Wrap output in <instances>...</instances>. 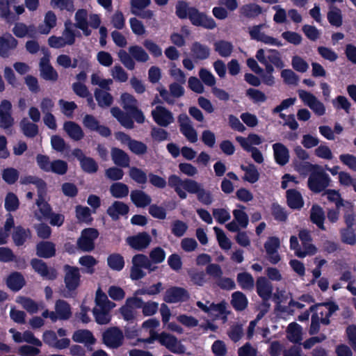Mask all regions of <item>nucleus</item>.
<instances>
[{
	"label": "nucleus",
	"mask_w": 356,
	"mask_h": 356,
	"mask_svg": "<svg viewBox=\"0 0 356 356\" xmlns=\"http://www.w3.org/2000/svg\"><path fill=\"white\" fill-rule=\"evenodd\" d=\"M110 192L114 197L122 198L128 195L129 188L123 183L117 182L111 186Z\"/></svg>",
	"instance_id": "nucleus-57"
},
{
	"label": "nucleus",
	"mask_w": 356,
	"mask_h": 356,
	"mask_svg": "<svg viewBox=\"0 0 356 356\" xmlns=\"http://www.w3.org/2000/svg\"><path fill=\"white\" fill-rule=\"evenodd\" d=\"M40 73L43 79L49 81H56L58 79V73L50 65L49 58L46 56L40 60Z\"/></svg>",
	"instance_id": "nucleus-24"
},
{
	"label": "nucleus",
	"mask_w": 356,
	"mask_h": 356,
	"mask_svg": "<svg viewBox=\"0 0 356 356\" xmlns=\"http://www.w3.org/2000/svg\"><path fill=\"white\" fill-rule=\"evenodd\" d=\"M168 185L174 188L181 199H186L187 197L186 192H188L191 194H196L197 200L204 205H210L214 201L212 193L193 179H181L178 176L172 175L168 178Z\"/></svg>",
	"instance_id": "nucleus-1"
},
{
	"label": "nucleus",
	"mask_w": 356,
	"mask_h": 356,
	"mask_svg": "<svg viewBox=\"0 0 356 356\" xmlns=\"http://www.w3.org/2000/svg\"><path fill=\"white\" fill-rule=\"evenodd\" d=\"M107 90H102L100 88L95 89L94 92L95 97L101 107H108L113 102V97Z\"/></svg>",
	"instance_id": "nucleus-39"
},
{
	"label": "nucleus",
	"mask_w": 356,
	"mask_h": 356,
	"mask_svg": "<svg viewBox=\"0 0 356 356\" xmlns=\"http://www.w3.org/2000/svg\"><path fill=\"white\" fill-rule=\"evenodd\" d=\"M75 42V33L71 26L65 25L61 36L52 35L48 38V44L51 48L60 49Z\"/></svg>",
	"instance_id": "nucleus-4"
},
{
	"label": "nucleus",
	"mask_w": 356,
	"mask_h": 356,
	"mask_svg": "<svg viewBox=\"0 0 356 356\" xmlns=\"http://www.w3.org/2000/svg\"><path fill=\"white\" fill-rule=\"evenodd\" d=\"M72 316L70 305L63 300H58L55 304V312H51L50 319L55 322L58 319L67 320Z\"/></svg>",
	"instance_id": "nucleus-12"
},
{
	"label": "nucleus",
	"mask_w": 356,
	"mask_h": 356,
	"mask_svg": "<svg viewBox=\"0 0 356 356\" xmlns=\"http://www.w3.org/2000/svg\"><path fill=\"white\" fill-rule=\"evenodd\" d=\"M151 241V236L145 232L139 233L127 238L128 245L136 250H143L147 248Z\"/></svg>",
	"instance_id": "nucleus-15"
},
{
	"label": "nucleus",
	"mask_w": 356,
	"mask_h": 356,
	"mask_svg": "<svg viewBox=\"0 0 356 356\" xmlns=\"http://www.w3.org/2000/svg\"><path fill=\"white\" fill-rule=\"evenodd\" d=\"M129 52L138 62L144 63L149 60L148 54L141 47L137 45L131 46L129 49Z\"/></svg>",
	"instance_id": "nucleus-59"
},
{
	"label": "nucleus",
	"mask_w": 356,
	"mask_h": 356,
	"mask_svg": "<svg viewBox=\"0 0 356 356\" xmlns=\"http://www.w3.org/2000/svg\"><path fill=\"white\" fill-rule=\"evenodd\" d=\"M17 41L11 35L0 37V56L8 57L9 51L16 48Z\"/></svg>",
	"instance_id": "nucleus-26"
},
{
	"label": "nucleus",
	"mask_w": 356,
	"mask_h": 356,
	"mask_svg": "<svg viewBox=\"0 0 356 356\" xmlns=\"http://www.w3.org/2000/svg\"><path fill=\"white\" fill-rule=\"evenodd\" d=\"M95 302V307H99L106 310H111L115 306V303L111 302L106 295L99 289L96 292Z\"/></svg>",
	"instance_id": "nucleus-46"
},
{
	"label": "nucleus",
	"mask_w": 356,
	"mask_h": 356,
	"mask_svg": "<svg viewBox=\"0 0 356 356\" xmlns=\"http://www.w3.org/2000/svg\"><path fill=\"white\" fill-rule=\"evenodd\" d=\"M7 285L13 291H19L24 285V277L18 273H13L7 280Z\"/></svg>",
	"instance_id": "nucleus-54"
},
{
	"label": "nucleus",
	"mask_w": 356,
	"mask_h": 356,
	"mask_svg": "<svg viewBox=\"0 0 356 356\" xmlns=\"http://www.w3.org/2000/svg\"><path fill=\"white\" fill-rule=\"evenodd\" d=\"M132 264L147 269L149 272L154 271L156 269V267L152 265L149 258L142 254H136L132 258Z\"/></svg>",
	"instance_id": "nucleus-48"
},
{
	"label": "nucleus",
	"mask_w": 356,
	"mask_h": 356,
	"mask_svg": "<svg viewBox=\"0 0 356 356\" xmlns=\"http://www.w3.org/2000/svg\"><path fill=\"white\" fill-rule=\"evenodd\" d=\"M273 150L275 160L280 165H286L289 161V151L288 148L281 143L273 145Z\"/></svg>",
	"instance_id": "nucleus-21"
},
{
	"label": "nucleus",
	"mask_w": 356,
	"mask_h": 356,
	"mask_svg": "<svg viewBox=\"0 0 356 356\" xmlns=\"http://www.w3.org/2000/svg\"><path fill=\"white\" fill-rule=\"evenodd\" d=\"M213 231L220 248L224 250H229L232 248V242L227 237L224 231L218 227H214Z\"/></svg>",
	"instance_id": "nucleus-53"
},
{
	"label": "nucleus",
	"mask_w": 356,
	"mask_h": 356,
	"mask_svg": "<svg viewBox=\"0 0 356 356\" xmlns=\"http://www.w3.org/2000/svg\"><path fill=\"white\" fill-rule=\"evenodd\" d=\"M191 55L196 60L207 59L210 56V49L208 46L195 42L191 47Z\"/></svg>",
	"instance_id": "nucleus-25"
},
{
	"label": "nucleus",
	"mask_w": 356,
	"mask_h": 356,
	"mask_svg": "<svg viewBox=\"0 0 356 356\" xmlns=\"http://www.w3.org/2000/svg\"><path fill=\"white\" fill-rule=\"evenodd\" d=\"M256 289L258 295L264 300L270 298L273 293L272 284L264 277H259L256 281Z\"/></svg>",
	"instance_id": "nucleus-20"
},
{
	"label": "nucleus",
	"mask_w": 356,
	"mask_h": 356,
	"mask_svg": "<svg viewBox=\"0 0 356 356\" xmlns=\"http://www.w3.org/2000/svg\"><path fill=\"white\" fill-rule=\"evenodd\" d=\"M318 309L319 312L317 313L319 316V320L323 324L328 325L330 323V316L338 309V306L332 302L318 304L311 306L309 310L314 311Z\"/></svg>",
	"instance_id": "nucleus-13"
},
{
	"label": "nucleus",
	"mask_w": 356,
	"mask_h": 356,
	"mask_svg": "<svg viewBox=\"0 0 356 356\" xmlns=\"http://www.w3.org/2000/svg\"><path fill=\"white\" fill-rule=\"evenodd\" d=\"M91 83L94 86H98L102 90H109L110 86L113 83V80L104 79L100 73L95 72L91 75Z\"/></svg>",
	"instance_id": "nucleus-56"
},
{
	"label": "nucleus",
	"mask_w": 356,
	"mask_h": 356,
	"mask_svg": "<svg viewBox=\"0 0 356 356\" xmlns=\"http://www.w3.org/2000/svg\"><path fill=\"white\" fill-rule=\"evenodd\" d=\"M72 339L77 343L85 344H92L95 343V338L88 330H79L76 331L72 335Z\"/></svg>",
	"instance_id": "nucleus-40"
},
{
	"label": "nucleus",
	"mask_w": 356,
	"mask_h": 356,
	"mask_svg": "<svg viewBox=\"0 0 356 356\" xmlns=\"http://www.w3.org/2000/svg\"><path fill=\"white\" fill-rule=\"evenodd\" d=\"M19 205L18 197L13 193H8L5 197V209L10 212L16 211Z\"/></svg>",
	"instance_id": "nucleus-63"
},
{
	"label": "nucleus",
	"mask_w": 356,
	"mask_h": 356,
	"mask_svg": "<svg viewBox=\"0 0 356 356\" xmlns=\"http://www.w3.org/2000/svg\"><path fill=\"white\" fill-rule=\"evenodd\" d=\"M98 234V232L95 229H83L77 241L79 248L84 252L92 251L95 248L94 241L97 238Z\"/></svg>",
	"instance_id": "nucleus-7"
},
{
	"label": "nucleus",
	"mask_w": 356,
	"mask_h": 356,
	"mask_svg": "<svg viewBox=\"0 0 356 356\" xmlns=\"http://www.w3.org/2000/svg\"><path fill=\"white\" fill-rule=\"evenodd\" d=\"M54 244L49 241L41 242L37 245V254L39 257L49 258L55 254Z\"/></svg>",
	"instance_id": "nucleus-38"
},
{
	"label": "nucleus",
	"mask_w": 356,
	"mask_h": 356,
	"mask_svg": "<svg viewBox=\"0 0 356 356\" xmlns=\"http://www.w3.org/2000/svg\"><path fill=\"white\" fill-rule=\"evenodd\" d=\"M267 26L265 24H261L249 27L248 33L250 38L252 40L264 42L266 44L281 47L282 44L280 41L264 33V29Z\"/></svg>",
	"instance_id": "nucleus-5"
},
{
	"label": "nucleus",
	"mask_w": 356,
	"mask_h": 356,
	"mask_svg": "<svg viewBox=\"0 0 356 356\" xmlns=\"http://www.w3.org/2000/svg\"><path fill=\"white\" fill-rule=\"evenodd\" d=\"M280 246V239L275 236L269 237L264 244L268 260L273 264H277L280 261V257L277 252Z\"/></svg>",
	"instance_id": "nucleus-14"
},
{
	"label": "nucleus",
	"mask_w": 356,
	"mask_h": 356,
	"mask_svg": "<svg viewBox=\"0 0 356 356\" xmlns=\"http://www.w3.org/2000/svg\"><path fill=\"white\" fill-rule=\"evenodd\" d=\"M262 9L261 6L254 3L246 4L240 8L241 14L249 18L255 17L260 15Z\"/></svg>",
	"instance_id": "nucleus-51"
},
{
	"label": "nucleus",
	"mask_w": 356,
	"mask_h": 356,
	"mask_svg": "<svg viewBox=\"0 0 356 356\" xmlns=\"http://www.w3.org/2000/svg\"><path fill=\"white\" fill-rule=\"evenodd\" d=\"M38 195V198L36 200V205L38 211L34 212V216L40 221L47 219L51 213V208L50 205L45 201V194Z\"/></svg>",
	"instance_id": "nucleus-19"
},
{
	"label": "nucleus",
	"mask_w": 356,
	"mask_h": 356,
	"mask_svg": "<svg viewBox=\"0 0 356 356\" xmlns=\"http://www.w3.org/2000/svg\"><path fill=\"white\" fill-rule=\"evenodd\" d=\"M152 115L155 122L161 127H167L174 122L172 112L162 106H156L152 111Z\"/></svg>",
	"instance_id": "nucleus-11"
},
{
	"label": "nucleus",
	"mask_w": 356,
	"mask_h": 356,
	"mask_svg": "<svg viewBox=\"0 0 356 356\" xmlns=\"http://www.w3.org/2000/svg\"><path fill=\"white\" fill-rule=\"evenodd\" d=\"M266 51V58L270 65H274L277 69H282L285 65L280 53L276 49H267Z\"/></svg>",
	"instance_id": "nucleus-37"
},
{
	"label": "nucleus",
	"mask_w": 356,
	"mask_h": 356,
	"mask_svg": "<svg viewBox=\"0 0 356 356\" xmlns=\"http://www.w3.org/2000/svg\"><path fill=\"white\" fill-rule=\"evenodd\" d=\"M286 337L293 343H298L302 339V328L297 323H291L286 329Z\"/></svg>",
	"instance_id": "nucleus-29"
},
{
	"label": "nucleus",
	"mask_w": 356,
	"mask_h": 356,
	"mask_svg": "<svg viewBox=\"0 0 356 356\" xmlns=\"http://www.w3.org/2000/svg\"><path fill=\"white\" fill-rule=\"evenodd\" d=\"M63 129L67 135L74 140H80L84 136V133L81 127L74 122H66L63 125Z\"/></svg>",
	"instance_id": "nucleus-27"
},
{
	"label": "nucleus",
	"mask_w": 356,
	"mask_h": 356,
	"mask_svg": "<svg viewBox=\"0 0 356 356\" xmlns=\"http://www.w3.org/2000/svg\"><path fill=\"white\" fill-rule=\"evenodd\" d=\"M323 195L325 196L328 200L334 202L337 209L341 207L348 209H350L352 207V204L350 202H344L341 199L339 193L337 191L327 190L323 194Z\"/></svg>",
	"instance_id": "nucleus-34"
},
{
	"label": "nucleus",
	"mask_w": 356,
	"mask_h": 356,
	"mask_svg": "<svg viewBox=\"0 0 356 356\" xmlns=\"http://www.w3.org/2000/svg\"><path fill=\"white\" fill-rule=\"evenodd\" d=\"M310 218L313 223L316 224L318 228L325 230L324 226L325 213L321 207L314 205L310 211Z\"/></svg>",
	"instance_id": "nucleus-33"
},
{
	"label": "nucleus",
	"mask_w": 356,
	"mask_h": 356,
	"mask_svg": "<svg viewBox=\"0 0 356 356\" xmlns=\"http://www.w3.org/2000/svg\"><path fill=\"white\" fill-rule=\"evenodd\" d=\"M298 93L302 102L309 107L315 114L321 116L325 113L324 104L312 93L304 90H299Z\"/></svg>",
	"instance_id": "nucleus-6"
},
{
	"label": "nucleus",
	"mask_w": 356,
	"mask_h": 356,
	"mask_svg": "<svg viewBox=\"0 0 356 356\" xmlns=\"http://www.w3.org/2000/svg\"><path fill=\"white\" fill-rule=\"evenodd\" d=\"M236 140L245 150L253 149L252 145H259L263 142L261 136L255 134H249L247 138L238 136Z\"/></svg>",
	"instance_id": "nucleus-30"
},
{
	"label": "nucleus",
	"mask_w": 356,
	"mask_h": 356,
	"mask_svg": "<svg viewBox=\"0 0 356 356\" xmlns=\"http://www.w3.org/2000/svg\"><path fill=\"white\" fill-rule=\"evenodd\" d=\"M111 156L115 164L121 167H127L129 164V156L122 149L114 147L111 149Z\"/></svg>",
	"instance_id": "nucleus-36"
},
{
	"label": "nucleus",
	"mask_w": 356,
	"mask_h": 356,
	"mask_svg": "<svg viewBox=\"0 0 356 356\" xmlns=\"http://www.w3.org/2000/svg\"><path fill=\"white\" fill-rule=\"evenodd\" d=\"M124 334L118 327H111L108 329L103 334V340L104 343L113 348L119 347L122 344Z\"/></svg>",
	"instance_id": "nucleus-10"
},
{
	"label": "nucleus",
	"mask_w": 356,
	"mask_h": 356,
	"mask_svg": "<svg viewBox=\"0 0 356 356\" xmlns=\"http://www.w3.org/2000/svg\"><path fill=\"white\" fill-rule=\"evenodd\" d=\"M40 347L33 345H23L18 348L17 353L20 356H37L40 353Z\"/></svg>",
	"instance_id": "nucleus-64"
},
{
	"label": "nucleus",
	"mask_w": 356,
	"mask_h": 356,
	"mask_svg": "<svg viewBox=\"0 0 356 356\" xmlns=\"http://www.w3.org/2000/svg\"><path fill=\"white\" fill-rule=\"evenodd\" d=\"M156 339L159 341L161 345L165 346L173 353L183 354L185 353V346L172 334L163 332L157 334L156 337L149 338L145 341L152 343Z\"/></svg>",
	"instance_id": "nucleus-3"
},
{
	"label": "nucleus",
	"mask_w": 356,
	"mask_h": 356,
	"mask_svg": "<svg viewBox=\"0 0 356 356\" xmlns=\"http://www.w3.org/2000/svg\"><path fill=\"white\" fill-rule=\"evenodd\" d=\"M110 310H106L99 307H95L93 309V314L95 320L99 324H107L111 320L109 314Z\"/></svg>",
	"instance_id": "nucleus-60"
},
{
	"label": "nucleus",
	"mask_w": 356,
	"mask_h": 356,
	"mask_svg": "<svg viewBox=\"0 0 356 356\" xmlns=\"http://www.w3.org/2000/svg\"><path fill=\"white\" fill-rule=\"evenodd\" d=\"M11 103L8 100H3L0 104V127L4 129L13 126L14 119L11 115Z\"/></svg>",
	"instance_id": "nucleus-16"
},
{
	"label": "nucleus",
	"mask_w": 356,
	"mask_h": 356,
	"mask_svg": "<svg viewBox=\"0 0 356 356\" xmlns=\"http://www.w3.org/2000/svg\"><path fill=\"white\" fill-rule=\"evenodd\" d=\"M65 284L69 290L75 289L79 284L80 273L79 270L76 267L70 266H65Z\"/></svg>",
	"instance_id": "nucleus-18"
},
{
	"label": "nucleus",
	"mask_w": 356,
	"mask_h": 356,
	"mask_svg": "<svg viewBox=\"0 0 356 356\" xmlns=\"http://www.w3.org/2000/svg\"><path fill=\"white\" fill-rule=\"evenodd\" d=\"M129 175L138 184H143L147 182V174L140 168L136 167L130 168Z\"/></svg>",
	"instance_id": "nucleus-62"
},
{
	"label": "nucleus",
	"mask_w": 356,
	"mask_h": 356,
	"mask_svg": "<svg viewBox=\"0 0 356 356\" xmlns=\"http://www.w3.org/2000/svg\"><path fill=\"white\" fill-rule=\"evenodd\" d=\"M188 18L191 23L195 26H201L208 29H213L216 26L215 21L211 17L200 13L193 7L189 10Z\"/></svg>",
	"instance_id": "nucleus-8"
},
{
	"label": "nucleus",
	"mask_w": 356,
	"mask_h": 356,
	"mask_svg": "<svg viewBox=\"0 0 356 356\" xmlns=\"http://www.w3.org/2000/svg\"><path fill=\"white\" fill-rule=\"evenodd\" d=\"M21 129L24 134L27 137H34L38 134V126L29 122L27 119H23L20 122Z\"/></svg>",
	"instance_id": "nucleus-58"
},
{
	"label": "nucleus",
	"mask_w": 356,
	"mask_h": 356,
	"mask_svg": "<svg viewBox=\"0 0 356 356\" xmlns=\"http://www.w3.org/2000/svg\"><path fill=\"white\" fill-rule=\"evenodd\" d=\"M107 263L111 269L116 271L121 270L124 266L123 257L117 253L109 255L107 258Z\"/></svg>",
	"instance_id": "nucleus-55"
},
{
	"label": "nucleus",
	"mask_w": 356,
	"mask_h": 356,
	"mask_svg": "<svg viewBox=\"0 0 356 356\" xmlns=\"http://www.w3.org/2000/svg\"><path fill=\"white\" fill-rule=\"evenodd\" d=\"M238 209L233 211V216L234 220L240 225L242 228H246L248 225L249 219L248 216L244 211L245 207L243 205H237Z\"/></svg>",
	"instance_id": "nucleus-45"
},
{
	"label": "nucleus",
	"mask_w": 356,
	"mask_h": 356,
	"mask_svg": "<svg viewBox=\"0 0 356 356\" xmlns=\"http://www.w3.org/2000/svg\"><path fill=\"white\" fill-rule=\"evenodd\" d=\"M287 202L289 206L293 209H300L303 206V200L301 194L296 190H288Z\"/></svg>",
	"instance_id": "nucleus-44"
},
{
	"label": "nucleus",
	"mask_w": 356,
	"mask_h": 356,
	"mask_svg": "<svg viewBox=\"0 0 356 356\" xmlns=\"http://www.w3.org/2000/svg\"><path fill=\"white\" fill-rule=\"evenodd\" d=\"M68 165L67 162L60 159L52 161L49 172L63 175L67 171Z\"/></svg>",
	"instance_id": "nucleus-61"
},
{
	"label": "nucleus",
	"mask_w": 356,
	"mask_h": 356,
	"mask_svg": "<svg viewBox=\"0 0 356 356\" xmlns=\"http://www.w3.org/2000/svg\"><path fill=\"white\" fill-rule=\"evenodd\" d=\"M13 32L18 38L25 36L33 38L36 34V29L33 25L26 26L23 23H17L15 25Z\"/></svg>",
	"instance_id": "nucleus-32"
},
{
	"label": "nucleus",
	"mask_w": 356,
	"mask_h": 356,
	"mask_svg": "<svg viewBox=\"0 0 356 356\" xmlns=\"http://www.w3.org/2000/svg\"><path fill=\"white\" fill-rule=\"evenodd\" d=\"M231 302L236 310L242 311L247 307L248 301L246 296L242 292L236 291L232 295Z\"/></svg>",
	"instance_id": "nucleus-43"
},
{
	"label": "nucleus",
	"mask_w": 356,
	"mask_h": 356,
	"mask_svg": "<svg viewBox=\"0 0 356 356\" xmlns=\"http://www.w3.org/2000/svg\"><path fill=\"white\" fill-rule=\"evenodd\" d=\"M23 184H33L38 191V195L46 194V184L43 180L35 177L28 176L21 179Z\"/></svg>",
	"instance_id": "nucleus-47"
},
{
	"label": "nucleus",
	"mask_w": 356,
	"mask_h": 356,
	"mask_svg": "<svg viewBox=\"0 0 356 356\" xmlns=\"http://www.w3.org/2000/svg\"><path fill=\"white\" fill-rule=\"evenodd\" d=\"M88 14L85 9H79L75 13L74 26L81 29L86 36H88L91 34V30L88 28Z\"/></svg>",
	"instance_id": "nucleus-22"
},
{
	"label": "nucleus",
	"mask_w": 356,
	"mask_h": 356,
	"mask_svg": "<svg viewBox=\"0 0 356 356\" xmlns=\"http://www.w3.org/2000/svg\"><path fill=\"white\" fill-rule=\"evenodd\" d=\"M111 113L124 127L127 129L134 127V122L131 118L124 113L120 108L116 107L112 108Z\"/></svg>",
	"instance_id": "nucleus-41"
},
{
	"label": "nucleus",
	"mask_w": 356,
	"mask_h": 356,
	"mask_svg": "<svg viewBox=\"0 0 356 356\" xmlns=\"http://www.w3.org/2000/svg\"><path fill=\"white\" fill-rule=\"evenodd\" d=\"M237 282L244 290H252L254 280L251 274L248 273H240L237 275Z\"/></svg>",
	"instance_id": "nucleus-49"
},
{
	"label": "nucleus",
	"mask_w": 356,
	"mask_h": 356,
	"mask_svg": "<svg viewBox=\"0 0 356 356\" xmlns=\"http://www.w3.org/2000/svg\"><path fill=\"white\" fill-rule=\"evenodd\" d=\"M214 49L222 57H229L233 51V44L228 41L219 40L214 43Z\"/></svg>",
	"instance_id": "nucleus-42"
},
{
	"label": "nucleus",
	"mask_w": 356,
	"mask_h": 356,
	"mask_svg": "<svg viewBox=\"0 0 356 356\" xmlns=\"http://www.w3.org/2000/svg\"><path fill=\"white\" fill-rule=\"evenodd\" d=\"M180 126V131L191 142L195 143L197 140V134L192 125L190 118L186 114H181L178 118Z\"/></svg>",
	"instance_id": "nucleus-9"
},
{
	"label": "nucleus",
	"mask_w": 356,
	"mask_h": 356,
	"mask_svg": "<svg viewBox=\"0 0 356 356\" xmlns=\"http://www.w3.org/2000/svg\"><path fill=\"white\" fill-rule=\"evenodd\" d=\"M131 200L138 207H145L151 203V197L145 192L136 190L133 191L130 195Z\"/></svg>",
	"instance_id": "nucleus-31"
},
{
	"label": "nucleus",
	"mask_w": 356,
	"mask_h": 356,
	"mask_svg": "<svg viewBox=\"0 0 356 356\" xmlns=\"http://www.w3.org/2000/svg\"><path fill=\"white\" fill-rule=\"evenodd\" d=\"M31 236L29 229H26L22 227H17L15 228L13 234V239L17 245H22Z\"/></svg>",
	"instance_id": "nucleus-52"
},
{
	"label": "nucleus",
	"mask_w": 356,
	"mask_h": 356,
	"mask_svg": "<svg viewBox=\"0 0 356 356\" xmlns=\"http://www.w3.org/2000/svg\"><path fill=\"white\" fill-rule=\"evenodd\" d=\"M129 211L128 206L122 202L115 201L107 209V213L113 220L118 219L120 216L126 215Z\"/></svg>",
	"instance_id": "nucleus-28"
},
{
	"label": "nucleus",
	"mask_w": 356,
	"mask_h": 356,
	"mask_svg": "<svg viewBox=\"0 0 356 356\" xmlns=\"http://www.w3.org/2000/svg\"><path fill=\"white\" fill-rule=\"evenodd\" d=\"M31 265L33 269L38 273L41 276L46 277L49 280L54 279L56 277V273L54 270L49 272L47 266L42 260L33 259Z\"/></svg>",
	"instance_id": "nucleus-35"
},
{
	"label": "nucleus",
	"mask_w": 356,
	"mask_h": 356,
	"mask_svg": "<svg viewBox=\"0 0 356 356\" xmlns=\"http://www.w3.org/2000/svg\"><path fill=\"white\" fill-rule=\"evenodd\" d=\"M189 298V294L183 288L172 287L168 289L164 296V300L170 303L186 301Z\"/></svg>",
	"instance_id": "nucleus-17"
},
{
	"label": "nucleus",
	"mask_w": 356,
	"mask_h": 356,
	"mask_svg": "<svg viewBox=\"0 0 356 356\" xmlns=\"http://www.w3.org/2000/svg\"><path fill=\"white\" fill-rule=\"evenodd\" d=\"M302 167L311 171L308 179V186L311 191L319 193L330 185V177L320 165L307 163Z\"/></svg>",
	"instance_id": "nucleus-2"
},
{
	"label": "nucleus",
	"mask_w": 356,
	"mask_h": 356,
	"mask_svg": "<svg viewBox=\"0 0 356 356\" xmlns=\"http://www.w3.org/2000/svg\"><path fill=\"white\" fill-rule=\"evenodd\" d=\"M56 23L57 17L56 14L53 11L49 10L44 15L43 24L38 26V31L40 34L47 35L56 26Z\"/></svg>",
	"instance_id": "nucleus-23"
},
{
	"label": "nucleus",
	"mask_w": 356,
	"mask_h": 356,
	"mask_svg": "<svg viewBox=\"0 0 356 356\" xmlns=\"http://www.w3.org/2000/svg\"><path fill=\"white\" fill-rule=\"evenodd\" d=\"M339 233L341 242L352 246L356 244V234L354 228H342Z\"/></svg>",
	"instance_id": "nucleus-50"
}]
</instances>
